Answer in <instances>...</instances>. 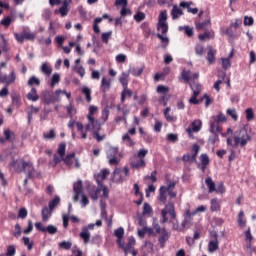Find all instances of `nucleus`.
<instances>
[{"instance_id":"obj_22","label":"nucleus","mask_w":256,"mask_h":256,"mask_svg":"<svg viewBox=\"0 0 256 256\" xmlns=\"http://www.w3.org/2000/svg\"><path fill=\"white\" fill-rule=\"evenodd\" d=\"M158 241L160 243L161 249L165 248V243L169 241V234L167 233V230H163L162 234L159 236Z\"/></svg>"},{"instance_id":"obj_42","label":"nucleus","mask_w":256,"mask_h":256,"mask_svg":"<svg viewBox=\"0 0 256 256\" xmlns=\"http://www.w3.org/2000/svg\"><path fill=\"white\" fill-rule=\"evenodd\" d=\"M157 29L162 35H165V33L169 31V26L167 25V22H158Z\"/></svg>"},{"instance_id":"obj_38","label":"nucleus","mask_w":256,"mask_h":256,"mask_svg":"<svg viewBox=\"0 0 256 256\" xmlns=\"http://www.w3.org/2000/svg\"><path fill=\"white\" fill-rule=\"evenodd\" d=\"M127 97H133V91H131L128 87L123 88V91L121 92V103H124Z\"/></svg>"},{"instance_id":"obj_14","label":"nucleus","mask_w":256,"mask_h":256,"mask_svg":"<svg viewBox=\"0 0 256 256\" xmlns=\"http://www.w3.org/2000/svg\"><path fill=\"white\" fill-rule=\"evenodd\" d=\"M209 156L207 154H201L200 155V169L202 173H205L207 171V167L209 166Z\"/></svg>"},{"instance_id":"obj_12","label":"nucleus","mask_w":256,"mask_h":256,"mask_svg":"<svg viewBox=\"0 0 256 256\" xmlns=\"http://www.w3.org/2000/svg\"><path fill=\"white\" fill-rule=\"evenodd\" d=\"M15 21V9L10 10V15L5 16L2 21L1 25L4 27H9Z\"/></svg>"},{"instance_id":"obj_37","label":"nucleus","mask_w":256,"mask_h":256,"mask_svg":"<svg viewBox=\"0 0 256 256\" xmlns=\"http://www.w3.org/2000/svg\"><path fill=\"white\" fill-rule=\"evenodd\" d=\"M115 237H117V243L118 245H121V239H123V235H125V229L123 227H119L114 231Z\"/></svg>"},{"instance_id":"obj_4","label":"nucleus","mask_w":256,"mask_h":256,"mask_svg":"<svg viewBox=\"0 0 256 256\" xmlns=\"http://www.w3.org/2000/svg\"><path fill=\"white\" fill-rule=\"evenodd\" d=\"M191 151L192 154L186 153L182 156L184 163H197V156L199 155V151H201V147L199 144H193Z\"/></svg>"},{"instance_id":"obj_25","label":"nucleus","mask_w":256,"mask_h":256,"mask_svg":"<svg viewBox=\"0 0 256 256\" xmlns=\"http://www.w3.org/2000/svg\"><path fill=\"white\" fill-rule=\"evenodd\" d=\"M28 101H33L35 103L36 101H39V95L37 94V89L32 88L30 92L26 95Z\"/></svg>"},{"instance_id":"obj_11","label":"nucleus","mask_w":256,"mask_h":256,"mask_svg":"<svg viewBox=\"0 0 256 256\" xmlns=\"http://www.w3.org/2000/svg\"><path fill=\"white\" fill-rule=\"evenodd\" d=\"M223 128L221 127V124L217 122L216 120H213L210 122V132H212L216 139L218 138L219 133H222Z\"/></svg>"},{"instance_id":"obj_21","label":"nucleus","mask_w":256,"mask_h":256,"mask_svg":"<svg viewBox=\"0 0 256 256\" xmlns=\"http://www.w3.org/2000/svg\"><path fill=\"white\" fill-rule=\"evenodd\" d=\"M40 71L46 75L47 77H49V75H51V73H53V68L51 67V64L44 62L41 65Z\"/></svg>"},{"instance_id":"obj_33","label":"nucleus","mask_w":256,"mask_h":256,"mask_svg":"<svg viewBox=\"0 0 256 256\" xmlns=\"http://www.w3.org/2000/svg\"><path fill=\"white\" fill-rule=\"evenodd\" d=\"M172 19H179L183 15V10L179 6L174 5L171 11Z\"/></svg>"},{"instance_id":"obj_31","label":"nucleus","mask_w":256,"mask_h":256,"mask_svg":"<svg viewBox=\"0 0 256 256\" xmlns=\"http://www.w3.org/2000/svg\"><path fill=\"white\" fill-rule=\"evenodd\" d=\"M143 71H145V66L141 68L133 67L129 69V74L133 75V77H141V75H143Z\"/></svg>"},{"instance_id":"obj_36","label":"nucleus","mask_w":256,"mask_h":256,"mask_svg":"<svg viewBox=\"0 0 256 256\" xmlns=\"http://www.w3.org/2000/svg\"><path fill=\"white\" fill-rule=\"evenodd\" d=\"M76 128L78 133L81 134V139H87V132L85 131V126H83V123L77 122Z\"/></svg>"},{"instance_id":"obj_43","label":"nucleus","mask_w":256,"mask_h":256,"mask_svg":"<svg viewBox=\"0 0 256 256\" xmlns=\"http://www.w3.org/2000/svg\"><path fill=\"white\" fill-rule=\"evenodd\" d=\"M59 203H61V198L59 196H55V198L52 199L48 204L50 211H53L55 207L59 205Z\"/></svg>"},{"instance_id":"obj_32","label":"nucleus","mask_w":256,"mask_h":256,"mask_svg":"<svg viewBox=\"0 0 256 256\" xmlns=\"http://www.w3.org/2000/svg\"><path fill=\"white\" fill-rule=\"evenodd\" d=\"M219 249V240H210L208 243L209 253H215Z\"/></svg>"},{"instance_id":"obj_56","label":"nucleus","mask_w":256,"mask_h":256,"mask_svg":"<svg viewBox=\"0 0 256 256\" xmlns=\"http://www.w3.org/2000/svg\"><path fill=\"white\" fill-rule=\"evenodd\" d=\"M151 213H153V208H151V205H149V203L145 202L143 206L142 214L151 215Z\"/></svg>"},{"instance_id":"obj_28","label":"nucleus","mask_w":256,"mask_h":256,"mask_svg":"<svg viewBox=\"0 0 256 256\" xmlns=\"http://www.w3.org/2000/svg\"><path fill=\"white\" fill-rule=\"evenodd\" d=\"M210 210L212 213L217 211H221V204H219V200L217 198H213L210 202Z\"/></svg>"},{"instance_id":"obj_40","label":"nucleus","mask_w":256,"mask_h":256,"mask_svg":"<svg viewBox=\"0 0 256 256\" xmlns=\"http://www.w3.org/2000/svg\"><path fill=\"white\" fill-rule=\"evenodd\" d=\"M129 74L123 72L122 77H120L119 82L121 83L123 89H126L129 85Z\"/></svg>"},{"instance_id":"obj_27","label":"nucleus","mask_w":256,"mask_h":256,"mask_svg":"<svg viewBox=\"0 0 256 256\" xmlns=\"http://www.w3.org/2000/svg\"><path fill=\"white\" fill-rule=\"evenodd\" d=\"M51 215H53V210L48 207L42 208V221H44V223L49 221V217H51Z\"/></svg>"},{"instance_id":"obj_52","label":"nucleus","mask_w":256,"mask_h":256,"mask_svg":"<svg viewBox=\"0 0 256 256\" xmlns=\"http://www.w3.org/2000/svg\"><path fill=\"white\" fill-rule=\"evenodd\" d=\"M246 121H253L255 119V113L253 112V108H248L245 110Z\"/></svg>"},{"instance_id":"obj_23","label":"nucleus","mask_w":256,"mask_h":256,"mask_svg":"<svg viewBox=\"0 0 256 256\" xmlns=\"http://www.w3.org/2000/svg\"><path fill=\"white\" fill-rule=\"evenodd\" d=\"M80 237L83 239V242L87 245L91 241V232L87 230V227L82 228L80 232Z\"/></svg>"},{"instance_id":"obj_64","label":"nucleus","mask_w":256,"mask_h":256,"mask_svg":"<svg viewBox=\"0 0 256 256\" xmlns=\"http://www.w3.org/2000/svg\"><path fill=\"white\" fill-rule=\"evenodd\" d=\"M15 253H16L15 246L13 245L8 246L6 256H15Z\"/></svg>"},{"instance_id":"obj_35","label":"nucleus","mask_w":256,"mask_h":256,"mask_svg":"<svg viewBox=\"0 0 256 256\" xmlns=\"http://www.w3.org/2000/svg\"><path fill=\"white\" fill-rule=\"evenodd\" d=\"M4 137L5 141H8V143H13V141H15V133L9 129L4 130Z\"/></svg>"},{"instance_id":"obj_10","label":"nucleus","mask_w":256,"mask_h":256,"mask_svg":"<svg viewBox=\"0 0 256 256\" xmlns=\"http://www.w3.org/2000/svg\"><path fill=\"white\" fill-rule=\"evenodd\" d=\"M135 243V237L131 236L128 238V243L126 246L123 243H121L119 246L121 249H124V253L127 255V253H131V250L135 248Z\"/></svg>"},{"instance_id":"obj_39","label":"nucleus","mask_w":256,"mask_h":256,"mask_svg":"<svg viewBox=\"0 0 256 256\" xmlns=\"http://www.w3.org/2000/svg\"><path fill=\"white\" fill-rule=\"evenodd\" d=\"M205 183L208 187V193H214V191H215V182H213V178L207 177L205 179Z\"/></svg>"},{"instance_id":"obj_19","label":"nucleus","mask_w":256,"mask_h":256,"mask_svg":"<svg viewBox=\"0 0 256 256\" xmlns=\"http://www.w3.org/2000/svg\"><path fill=\"white\" fill-rule=\"evenodd\" d=\"M65 109L70 119H73V117L77 115V108H75V105L73 104V102H70L67 106H65Z\"/></svg>"},{"instance_id":"obj_60","label":"nucleus","mask_w":256,"mask_h":256,"mask_svg":"<svg viewBox=\"0 0 256 256\" xmlns=\"http://www.w3.org/2000/svg\"><path fill=\"white\" fill-rule=\"evenodd\" d=\"M227 115H229L230 117H232L235 121H237V119H239V115L237 114V110L235 109H227L226 111Z\"/></svg>"},{"instance_id":"obj_59","label":"nucleus","mask_w":256,"mask_h":256,"mask_svg":"<svg viewBox=\"0 0 256 256\" xmlns=\"http://www.w3.org/2000/svg\"><path fill=\"white\" fill-rule=\"evenodd\" d=\"M63 159H65V157H61V156H57V154L54 155L53 157V161L51 163L52 167H57V165H59V163H61V161H63Z\"/></svg>"},{"instance_id":"obj_34","label":"nucleus","mask_w":256,"mask_h":256,"mask_svg":"<svg viewBox=\"0 0 256 256\" xmlns=\"http://www.w3.org/2000/svg\"><path fill=\"white\" fill-rule=\"evenodd\" d=\"M69 2H67V0H65L63 2V5L59 8V13L61 14V17H67L68 13H69Z\"/></svg>"},{"instance_id":"obj_51","label":"nucleus","mask_w":256,"mask_h":256,"mask_svg":"<svg viewBox=\"0 0 256 256\" xmlns=\"http://www.w3.org/2000/svg\"><path fill=\"white\" fill-rule=\"evenodd\" d=\"M67 149V144L65 143H60L58 145L57 153L60 155V157H65V151Z\"/></svg>"},{"instance_id":"obj_2","label":"nucleus","mask_w":256,"mask_h":256,"mask_svg":"<svg viewBox=\"0 0 256 256\" xmlns=\"http://www.w3.org/2000/svg\"><path fill=\"white\" fill-rule=\"evenodd\" d=\"M147 153H149V150L147 149H140L137 157L138 159L133 160L130 165L132 169H145L147 167V162H145V157L147 156Z\"/></svg>"},{"instance_id":"obj_26","label":"nucleus","mask_w":256,"mask_h":256,"mask_svg":"<svg viewBox=\"0 0 256 256\" xmlns=\"http://www.w3.org/2000/svg\"><path fill=\"white\" fill-rule=\"evenodd\" d=\"M215 55H217V50L209 48L207 52V61L209 65H213V63H215Z\"/></svg>"},{"instance_id":"obj_45","label":"nucleus","mask_w":256,"mask_h":256,"mask_svg":"<svg viewBox=\"0 0 256 256\" xmlns=\"http://www.w3.org/2000/svg\"><path fill=\"white\" fill-rule=\"evenodd\" d=\"M213 121H216L217 123H226L227 122V117L223 113H219L217 116L212 117Z\"/></svg>"},{"instance_id":"obj_3","label":"nucleus","mask_w":256,"mask_h":256,"mask_svg":"<svg viewBox=\"0 0 256 256\" xmlns=\"http://www.w3.org/2000/svg\"><path fill=\"white\" fill-rule=\"evenodd\" d=\"M64 165L69 169H81V162H79V158H77L75 152H71L67 154L63 159Z\"/></svg>"},{"instance_id":"obj_46","label":"nucleus","mask_w":256,"mask_h":256,"mask_svg":"<svg viewBox=\"0 0 256 256\" xmlns=\"http://www.w3.org/2000/svg\"><path fill=\"white\" fill-rule=\"evenodd\" d=\"M244 217H245V212L241 210L238 214V225H240V227H245L247 225V221L243 219Z\"/></svg>"},{"instance_id":"obj_18","label":"nucleus","mask_w":256,"mask_h":256,"mask_svg":"<svg viewBox=\"0 0 256 256\" xmlns=\"http://www.w3.org/2000/svg\"><path fill=\"white\" fill-rule=\"evenodd\" d=\"M200 41H207L209 39H215V32L213 30H206L203 34L198 35Z\"/></svg>"},{"instance_id":"obj_16","label":"nucleus","mask_w":256,"mask_h":256,"mask_svg":"<svg viewBox=\"0 0 256 256\" xmlns=\"http://www.w3.org/2000/svg\"><path fill=\"white\" fill-rule=\"evenodd\" d=\"M109 173H110L109 169H102L100 173L95 175L98 185H101V183H103V181L107 179V176L109 175Z\"/></svg>"},{"instance_id":"obj_62","label":"nucleus","mask_w":256,"mask_h":256,"mask_svg":"<svg viewBox=\"0 0 256 256\" xmlns=\"http://www.w3.org/2000/svg\"><path fill=\"white\" fill-rule=\"evenodd\" d=\"M195 53H196V55H199V56L203 55V53H205V48L203 47V45L196 44Z\"/></svg>"},{"instance_id":"obj_5","label":"nucleus","mask_w":256,"mask_h":256,"mask_svg":"<svg viewBox=\"0 0 256 256\" xmlns=\"http://www.w3.org/2000/svg\"><path fill=\"white\" fill-rule=\"evenodd\" d=\"M240 136L234 137V143L236 146L245 147L247 145V142L251 141V136L247 133V130L242 129L239 133Z\"/></svg>"},{"instance_id":"obj_29","label":"nucleus","mask_w":256,"mask_h":256,"mask_svg":"<svg viewBox=\"0 0 256 256\" xmlns=\"http://www.w3.org/2000/svg\"><path fill=\"white\" fill-rule=\"evenodd\" d=\"M11 99H12V105H14V107L19 109V107H21L22 105L21 95H19L18 93H14L11 95Z\"/></svg>"},{"instance_id":"obj_7","label":"nucleus","mask_w":256,"mask_h":256,"mask_svg":"<svg viewBox=\"0 0 256 256\" xmlns=\"http://www.w3.org/2000/svg\"><path fill=\"white\" fill-rule=\"evenodd\" d=\"M99 111V108L97 106H89V112L87 115V119L89 123H91L92 127H95V125H99V120H95V114Z\"/></svg>"},{"instance_id":"obj_55","label":"nucleus","mask_w":256,"mask_h":256,"mask_svg":"<svg viewBox=\"0 0 256 256\" xmlns=\"http://www.w3.org/2000/svg\"><path fill=\"white\" fill-rule=\"evenodd\" d=\"M111 35H113V32L111 31L102 33L101 35L102 43H105V44L109 43V39H111Z\"/></svg>"},{"instance_id":"obj_58","label":"nucleus","mask_w":256,"mask_h":256,"mask_svg":"<svg viewBox=\"0 0 256 256\" xmlns=\"http://www.w3.org/2000/svg\"><path fill=\"white\" fill-rule=\"evenodd\" d=\"M60 81H61V76L57 73L53 74L50 87H55V85H57V83H59Z\"/></svg>"},{"instance_id":"obj_1","label":"nucleus","mask_w":256,"mask_h":256,"mask_svg":"<svg viewBox=\"0 0 256 256\" xmlns=\"http://www.w3.org/2000/svg\"><path fill=\"white\" fill-rule=\"evenodd\" d=\"M9 165L15 169L17 173H27L28 179L35 177V167H33V162L31 161L22 160L18 162L17 160H12Z\"/></svg>"},{"instance_id":"obj_17","label":"nucleus","mask_w":256,"mask_h":256,"mask_svg":"<svg viewBox=\"0 0 256 256\" xmlns=\"http://www.w3.org/2000/svg\"><path fill=\"white\" fill-rule=\"evenodd\" d=\"M195 27L197 31H203L207 29L208 27H211V19L208 18L202 22H195Z\"/></svg>"},{"instance_id":"obj_15","label":"nucleus","mask_w":256,"mask_h":256,"mask_svg":"<svg viewBox=\"0 0 256 256\" xmlns=\"http://www.w3.org/2000/svg\"><path fill=\"white\" fill-rule=\"evenodd\" d=\"M191 5H193V3L191 1L190 2H185V1L180 2V7H183V9H187V12L192 13V15H197L199 13V9L191 8Z\"/></svg>"},{"instance_id":"obj_54","label":"nucleus","mask_w":256,"mask_h":256,"mask_svg":"<svg viewBox=\"0 0 256 256\" xmlns=\"http://www.w3.org/2000/svg\"><path fill=\"white\" fill-rule=\"evenodd\" d=\"M119 153L118 147H110L107 152V157H117Z\"/></svg>"},{"instance_id":"obj_44","label":"nucleus","mask_w":256,"mask_h":256,"mask_svg":"<svg viewBox=\"0 0 256 256\" xmlns=\"http://www.w3.org/2000/svg\"><path fill=\"white\" fill-rule=\"evenodd\" d=\"M199 97L198 92H193V95L189 99V103L192 105H199V103H203V99H197Z\"/></svg>"},{"instance_id":"obj_61","label":"nucleus","mask_w":256,"mask_h":256,"mask_svg":"<svg viewBox=\"0 0 256 256\" xmlns=\"http://www.w3.org/2000/svg\"><path fill=\"white\" fill-rule=\"evenodd\" d=\"M158 23H167V12H166V10L160 12Z\"/></svg>"},{"instance_id":"obj_41","label":"nucleus","mask_w":256,"mask_h":256,"mask_svg":"<svg viewBox=\"0 0 256 256\" xmlns=\"http://www.w3.org/2000/svg\"><path fill=\"white\" fill-rule=\"evenodd\" d=\"M190 88L192 89L193 93H198V95L201 93V90L203 89V87L201 86V84H199L198 82H190L189 83Z\"/></svg>"},{"instance_id":"obj_57","label":"nucleus","mask_w":256,"mask_h":256,"mask_svg":"<svg viewBox=\"0 0 256 256\" xmlns=\"http://www.w3.org/2000/svg\"><path fill=\"white\" fill-rule=\"evenodd\" d=\"M222 61V69L227 71L231 67V60L229 58H221Z\"/></svg>"},{"instance_id":"obj_48","label":"nucleus","mask_w":256,"mask_h":256,"mask_svg":"<svg viewBox=\"0 0 256 256\" xmlns=\"http://www.w3.org/2000/svg\"><path fill=\"white\" fill-rule=\"evenodd\" d=\"M181 77L184 83H189V81H191V71L184 69L181 73Z\"/></svg>"},{"instance_id":"obj_63","label":"nucleus","mask_w":256,"mask_h":256,"mask_svg":"<svg viewBox=\"0 0 256 256\" xmlns=\"http://www.w3.org/2000/svg\"><path fill=\"white\" fill-rule=\"evenodd\" d=\"M134 19L137 23H141V21H144L145 19V13L143 12H138L134 15Z\"/></svg>"},{"instance_id":"obj_50","label":"nucleus","mask_w":256,"mask_h":256,"mask_svg":"<svg viewBox=\"0 0 256 256\" xmlns=\"http://www.w3.org/2000/svg\"><path fill=\"white\" fill-rule=\"evenodd\" d=\"M82 93H83V95H85L87 103H91V99H92L91 98V88L83 87Z\"/></svg>"},{"instance_id":"obj_9","label":"nucleus","mask_w":256,"mask_h":256,"mask_svg":"<svg viewBox=\"0 0 256 256\" xmlns=\"http://www.w3.org/2000/svg\"><path fill=\"white\" fill-rule=\"evenodd\" d=\"M17 79V74H15V70H11L9 75H4L1 77V83H5V85L9 86L13 84Z\"/></svg>"},{"instance_id":"obj_24","label":"nucleus","mask_w":256,"mask_h":256,"mask_svg":"<svg viewBox=\"0 0 256 256\" xmlns=\"http://www.w3.org/2000/svg\"><path fill=\"white\" fill-rule=\"evenodd\" d=\"M159 201L163 204L167 203V187L161 186L159 189Z\"/></svg>"},{"instance_id":"obj_13","label":"nucleus","mask_w":256,"mask_h":256,"mask_svg":"<svg viewBox=\"0 0 256 256\" xmlns=\"http://www.w3.org/2000/svg\"><path fill=\"white\" fill-rule=\"evenodd\" d=\"M55 101H57V99L55 98V94H53V92H43V103L45 105H51V103H55Z\"/></svg>"},{"instance_id":"obj_47","label":"nucleus","mask_w":256,"mask_h":256,"mask_svg":"<svg viewBox=\"0 0 256 256\" xmlns=\"http://www.w3.org/2000/svg\"><path fill=\"white\" fill-rule=\"evenodd\" d=\"M157 38L160 39L162 43V48L167 49V46L169 45V38L163 36V34H157Z\"/></svg>"},{"instance_id":"obj_53","label":"nucleus","mask_w":256,"mask_h":256,"mask_svg":"<svg viewBox=\"0 0 256 256\" xmlns=\"http://www.w3.org/2000/svg\"><path fill=\"white\" fill-rule=\"evenodd\" d=\"M246 241L248 243V248L251 249V243L253 242V235L251 234V228L245 232Z\"/></svg>"},{"instance_id":"obj_30","label":"nucleus","mask_w":256,"mask_h":256,"mask_svg":"<svg viewBox=\"0 0 256 256\" xmlns=\"http://www.w3.org/2000/svg\"><path fill=\"white\" fill-rule=\"evenodd\" d=\"M187 133L191 135V133H197L198 131H201V121H194L192 122V129L188 128Z\"/></svg>"},{"instance_id":"obj_8","label":"nucleus","mask_w":256,"mask_h":256,"mask_svg":"<svg viewBox=\"0 0 256 256\" xmlns=\"http://www.w3.org/2000/svg\"><path fill=\"white\" fill-rule=\"evenodd\" d=\"M73 191L75 193L74 201H79V197L83 195V181L78 180L76 183H74Z\"/></svg>"},{"instance_id":"obj_20","label":"nucleus","mask_w":256,"mask_h":256,"mask_svg":"<svg viewBox=\"0 0 256 256\" xmlns=\"http://www.w3.org/2000/svg\"><path fill=\"white\" fill-rule=\"evenodd\" d=\"M100 89L103 92V94L105 95V93H107L111 89V80L102 78Z\"/></svg>"},{"instance_id":"obj_6","label":"nucleus","mask_w":256,"mask_h":256,"mask_svg":"<svg viewBox=\"0 0 256 256\" xmlns=\"http://www.w3.org/2000/svg\"><path fill=\"white\" fill-rule=\"evenodd\" d=\"M171 215L172 219H175L177 217V214H175V204L169 202L165 205V208L162 210V223H167L169 219L167 218V214Z\"/></svg>"},{"instance_id":"obj_49","label":"nucleus","mask_w":256,"mask_h":256,"mask_svg":"<svg viewBox=\"0 0 256 256\" xmlns=\"http://www.w3.org/2000/svg\"><path fill=\"white\" fill-rule=\"evenodd\" d=\"M28 85L29 87H33V85H36V87H39V85H41V80H39V78L35 76H32L28 80Z\"/></svg>"}]
</instances>
